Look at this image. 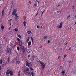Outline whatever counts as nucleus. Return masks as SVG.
I'll return each instance as SVG.
<instances>
[{
    "label": "nucleus",
    "mask_w": 76,
    "mask_h": 76,
    "mask_svg": "<svg viewBox=\"0 0 76 76\" xmlns=\"http://www.w3.org/2000/svg\"><path fill=\"white\" fill-rule=\"evenodd\" d=\"M65 45H67V43H66Z\"/></svg>",
    "instance_id": "nucleus-48"
},
{
    "label": "nucleus",
    "mask_w": 76,
    "mask_h": 76,
    "mask_svg": "<svg viewBox=\"0 0 76 76\" xmlns=\"http://www.w3.org/2000/svg\"><path fill=\"white\" fill-rule=\"evenodd\" d=\"M34 73L33 72H31V75L32 76H34Z\"/></svg>",
    "instance_id": "nucleus-27"
},
{
    "label": "nucleus",
    "mask_w": 76,
    "mask_h": 76,
    "mask_svg": "<svg viewBox=\"0 0 76 76\" xmlns=\"http://www.w3.org/2000/svg\"><path fill=\"white\" fill-rule=\"evenodd\" d=\"M40 63L41 64H42L43 66V69L44 70V68H45V64L44 63H43L41 61L40 62Z\"/></svg>",
    "instance_id": "nucleus-4"
},
{
    "label": "nucleus",
    "mask_w": 76,
    "mask_h": 76,
    "mask_svg": "<svg viewBox=\"0 0 76 76\" xmlns=\"http://www.w3.org/2000/svg\"><path fill=\"white\" fill-rule=\"evenodd\" d=\"M12 19H11L10 20V21H12Z\"/></svg>",
    "instance_id": "nucleus-41"
},
{
    "label": "nucleus",
    "mask_w": 76,
    "mask_h": 76,
    "mask_svg": "<svg viewBox=\"0 0 76 76\" xmlns=\"http://www.w3.org/2000/svg\"><path fill=\"white\" fill-rule=\"evenodd\" d=\"M32 59H33V60H34V59H35V56L33 55L32 56Z\"/></svg>",
    "instance_id": "nucleus-20"
},
{
    "label": "nucleus",
    "mask_w": 76,
    "mask_h": 76,
    "mask_svg": "<svg viewBox=\"0 0 76 76\" xmlns=\"http://www.w3.org/2000/svg\"><path fill=\"white\" fill-rule=\"evenodd\" d=\"M9 30H10V28H9Z\"/></svg>",
    "instance_id": "nucleus-56"
},
{
    "label": "nucleus",
    "mask_w": 76,
    "mask_h": 76,
    "mask_svg": "<svg viewBox=\"0 0 76 76\" xmlns=\"http://www.w3.org/2000/svg\"><path fill=\"white\" fill-rule=\"evenodd\" d=\"M41 47H40V48H41Z\"/></svg>",
    "instance_id": "nucleus-59"
},
{
    "label": "nucleus",
    "mask_w": 76,
    "mask_h": 76,
    "mask_svg": "<svg viewBox=\"0 0 76 76\" xmlns=\"http://www.w3.org/2000/svg\"><path fill=\"white\" fill-rule=\"evenodd\" d=\"M22 41H20L19 42V45L20 46H22Z\"/></svg>",
    "instance_id": "nucleus-9"
},
{
    "label": "nucleus",
    "mask_w": 76,
    "mask_h": 76,
    "mask_svg": "<svg viewBox=\"0 0 76 76\" xmlns=\"http://www.w3.org/2000/svg\"><path fill=\"white\" fill-rule=\"evenodd\" d=\"M2 16L3 17L4 16V9L2 10Z\"/></svg>",
    "instance_id": "nucleus-8"
},
{
    "label": "nucleus",
    "mask_w": 76,
    "mask_h": 76,
    "mask_svg": "<svg viewBox=\"0 0 76 76\" xmlns=\"http://www.w3.org/2000/svg\"><path fill=\"white\" fill-rule=\"evenodd\" d=\"M4 39H5V37H4Z\"/></svg>",
    "instance_id": "nucleus-51"
},
{
    "label": "nucleus",
    "mask_w": 76,
    "mask_h": 76,
    "mask_svg": "<svg viewBox=\"0 0 76 76\" xmlns=\"http://www.w3.org/2000/svg\"><path fill=\"white\" fill-rule=\"evenodd\" d=\"M7 53H10L12 52V49H7Z\"/></svg>",
    "instance_id": "nucleus-5"
},
{
    "label": "nucleus",
    "mask_w": 76,
    "mask_h": 76,
    "mask_svg": "<svg viewBox=\"0 0 76 76\" xmlns=\"http://www.w3.org/2000/svg\"><path fill=\"white\" fill-rule=\"evenodd\" d=\"M75 24H76V22H75Z\"/></svg>",
    "instance_id": "nucleus-53"
},
{
    "label": "nucleus",
    "mask_w": 76,
    "mask_h": 76,
    "mask_svg": "<svg viewBox=\"0 0 76 76\" xmlns=\"http://www.w3.org/2000/svg\"><path fill=\"white\" fill-rule=\"evenodd\" d=\"M17 37L20 38H22V36L19 35H17Z\"/></svg>",
    "instance_id": "nucleus-19"
},
{
    "label": "nucleus",
    "mask_w": 76,
    "mask_h": 76,
    "mask_svg": "<svg viewBox=\"0 0 76 76\" xmlns=\"http://www.w3.org/2000/svg\"><path fill=\"white\" fill-rule=\"evenodd\" d=\"M15 22H16L17 20V19L15 18Z\"/></svg>",
    "instance_id": "nucleus-33"
},
{
    "label": "nucleus",
    "mask_w": 76,
    "mask_h": 76,
    "mask_svg": "<svg viewBox=\"0 0 76 76\" xmlns=\"http://www.w3.org/2000/svg\"><path fill=\"white\" fill-rule=\"evenodd\" d=\"M10 22V20H9L8 21V23H9Z\"/></svg>",
    "instance_id": "nucleus-31"
},
{
    "label": "nucleus",
    "mask_w": 76,
    "mask_h": 76,
    "mask_svg": "<svg viewBox=\"0 0 76 76\" xmlns=\"http://www.w3.org/2000/svg\"><path fill=\"white\" fill-rule=\"evenodd\" d=\"M61 11H62V10H61Z\"/></svg>",
    "instance_id": "nucleus-62"
},
{
    "label": "nucleus",
    "mask_w": 76,
    "mask_h": 76,
    "mask_svg": "<svg viewBox=\"0 0 76 76\" xmlns=\"http://www.w3.org/2000/svg\"><path fill=\"white\" fill-rule=\"evenodd\" d=\"M1 28L2 29V30H3V29H4V26H3V25H1Z\"/></svg>",
    "instance_id": "nucleus-18"
},
{
    "label": "nucleus",
    "mask_w": 76,
    "mask_h": 76,
    "mask_svg": "<svg viewBox=\"0 0 76 76\" xmlns=\"http://www.w3.org/2000/svg\"><path fill=\"white\" fill-rule=\"evenodd\" d=\"M20 71L18 72V76H20Z\"/></svg>",
    "instance_id": "nucleus-29"
},
{
    "label": "nucleus",
    "mask_w": 76,
    "mask_h": 76,
    "mask_svg": "<svg viewBox=\"0 0 76 76\" xmlns=\"http://www.w3.org/2000/svg\"><path fill=\"white\" fill-rule=\"evenodd\" d=\"M66 56H67V55H65L64 56L63 59H64V58H65V57H66Z\"/></svg>",
    "instance_id": "nucleus-25"
},
{
    "label": "nucleus",
    "mask_w": 76,
    "mask_h": 76,
    "mask_svg": "<svg viewBox=\"0 0 76 76\" xmlns=\"http://www.w3.org/2000/svg\"><path fill=\"white\" fill-rule=\"evenodd\" d=\"M9 75H10V70H8L7 71L6 75V76H9Z\"/></svg>",
    "instance_id": "nucleus-6"
},
{
    "label": "nucleus",
    "mask_w": 76,
    "mask_h": 76,
    "mask_svg": "<svg viewBox=\"0 0 76 76\" xmlns=\"http://www.w3.org/2000/svg\"><path fill=\"white\" fill-rule=\"evenodd\" d=\"M64 73H65V71H62L61 73V75H64Z\"/></svg>",
    "instance_id": "nucleus-11"
},
{
    "label": "nucleus",
    "mask_w": 76,
    "mask_h": 76,
    "mask_svg": "<svg viewBox=\"0 0 76 76\" xmlns=\"http://www.w3.org/2000/svg\"><path fill=\"white\" fill-rule=\"evenodd\" d=\"M8 63H9V62L10 61V56H9L8 58Z\"/></svg>",
    "instance_id": "nucleus-12"
},
{
    "label": "nucleus",
    "mask_w": 76,
    "mask_h": 76,
    "mask_svg": "<svg viewBox=\"0 0 76 76\" xmlns=\"http://www.w3.org/2000/svg\"><path fill=\"white\" fill-rule=\"evenodd\" d=\"M19 63H20V61H18L16 62V64H18Z\"/></svg>",
    "instance_id": "nucleus-14"
},
{
    "label": "nucleus",
    "mask_w": 76,
    "mask_h": 76,
    "mask_svg": "<svg viewBox=\"0 0 76 76\" xmlns=\"http://www.w3.org/2000/svg\"><path fill=\"white\" fill-rule=\"evenodd\" d=\"M1 67L0 66V71L1 70Z\"/></svg>",
    "instance_id": "nucleus-38"
},
{
    "label": "nucleus",
    "mask_w": 76,
    "mask_h": 76,
    "mask_svg": "<svg viewBox=\"0 0 76 76\" xmlns=\"http://www.w3.org/2000/svg\"><path fill=\"white\" fill-rule=\"evenodd\" d=\"M48 44H49L50 43V41H48Z\"/></svg>",
    "instance_id": "nucleus-39"
},
{
    "label": "nucleus",
    "mask_w": 76,
    "mask_h": 76,
    "mask_svg": "<svg viewBox=\"0 0 76 76\" xmlns=\"http://www.w3.org/2000/svg\"><path fill=\"white\" fill-rule=\"evenodd\" d=\"M26 22L24 21L23 22V24H24V26L25 27L26 26Z\"/></svg>",
    "instance_id": "nucleus-15"
},
{
    "label": "nucleus",
    "mask_w": 76,
    "mask_h": 76,
    "mask_svg": "<svg viewBox=\"0 0 76 76\" xmlns=\"http://www.w3.org/2000/svg\"><path fill=\"white\" fill-rule=\"evenodd\" d=\"M24 52H25V50H23V53Z\"/></svg>",
    "instance_id": "nucleus-32"
},
{
    "label": "nucleus",
    "mask_w": 76,
    "mask_h": 76,
    "mask_svg": "<svg viewBox=\"0 0 76 76\" xmlns=\"http://www.w3.org/2000/svg\"><path fill=\"white\" fill-rule=\"evenodd\" d=\"M29 37H28L27 40L26 42L27 43H28V42H29Z\"/></svg>",
    "instance_id": "nucleus-17"
},
{
    "label": "nucleus",
    "mask_w": 76,
    "mask_h": 76,
    "mask_svg": "<svg viewBox=\"0 0 76 76\" xmlns=\"http://www.w3.org/2000/svg\"><path fill=\"white\" fill-rule=\"evenodd\" d=\"M20 48H19V47H17V50H18V51H19V50Z\"/></svg>",
    "instance_id": "nucleus-26"
},
{
    "label": "nucleus",
    "mask_w": 76,
    "mask_h": 76,
    "mask_svg": "<svg viewBox=\"0 0 76 76\" xmlns=\"http://www.w3.org/2000/svg\"><path fill=\"white\" fill-rule=\"evenodd\" d=\"M10 25H11V24H10Z\"/></svg>",
    "instance_id": "nucleus-63"
},
{
    "label": "nucleus",
    "mask_w": 76,
    "mask_h": 76,
    "mask_svg": "<svg viewBox=\"0 0 76 76\" xmlns=\"http://www.w3.org/2000/svg\"><path fill=\"white\" fill-rule=\"evenodd\" d=\"M10 74L11 76H13V72L12 71H10Z\"/></svg>",
    "instance_id": "nucleus-10"
},
{
    "label": "nucleus",
    "mask_w": 76,
    "mask_h": 76,
    "mask_svg": "<svg viewBox=\"0 0 76 76\" xmlns=\"http://www.w3.org/2000/svg\"><path fill=\"white\" fill-rule=\"evenodd\" d=\"M45 3H46V2H45Z\"/></svg>",
    "instance_id": "nucleus-60"
},
{
    "label": "nucleus",
    "mask_w": 76,
    "mask_h": 76,
    "mask_svg": "<svg viewBox=\"0 0 76 76\" xmlns=\"http://www.w3.org/2000/svg\"><path fill=\"white\" fill-rule=\"evenodd\" d=\"M69 50H70V51H71V49H69Z\"/></svg>",
    "instance_id": "nucleus-49"
},
{
    "label": "nucleus",
    "mask_w": 76,
    "mask_h": 76,
    "mask_svg": "<svg viewBox=\"0 0 76 76\" xmlns=\"http://www.w3.org/2000/svg\"><path fill=\"white\" fill-rule=\"evenodd\" d=\"M12 63H13V61H12Z\"/></svg>",
    "instance_id": "nucleus-61"
},
{
    "label": "nucleus",
    "mask_w": 76,
    "mask_h": 76,
    "mask_svg": "<svg viewBox=\"0 0 76 76\" xmlns=\"http://www.w3.org/2000/svg\"><path fill=\"white\" fill-rule=\"evenodd\" d=\"M40 28H42V26H41Z\"/></svg>",
    "instance_id": "nucleus-55"
},
{
    "label": "nucleus",
    "mask_w": 76,
    "mask_h": 76,
    "mask_svg": "<svg viewBox=\"0 0 76 76\" xmlns=\"http://www.w3.org/2000/svg\"><path fill=\"white\" fill-rule=\"evenodd\" d=\"M2 63H3V60H2V59H1L0 60V64H1Z\"/></svg>",
    "instance_id": "nucleus-16"
},
{
    "label": "nucleus",
    "mask_w": 76,
    "mask_h": 76,
    "mask_svg": "<svg viewBox=\"0 0 76 76\" xmlns=\"http://www.w3.org/2000/svg\"><path fill=\"white\" fill-rule=\"evenodd\" d=\"M30 55H28V57H30Z\"/></svg>",
    "instance_id": "nucleus-42"
},
{
    "label": "nucleus",
    "mask_w": 76,
    "mask_h": 76,
    "mask_svg": "<svg viewBox=\"0 0 76 76\" xmlns=\"http://www.w3.org/2000/svg\"><path fill=\"white\" fill-rule=\"evenodd\" d=\"M59 6H60V5H58V6H57V7H59Z\"/></svg>",
    "instance_id": "nucleus-46"
},
{
    "label": "nucleus",
    "mask_w": 76,
    "mask_h": 76,
    "mask_svg": "<svg viewBox=\"0 0 76 76\" xmlns=\"http://www.w3.org/2000/svg\"><path fill=\"white\" fill-rule=\"evenodd\" d=\"M71 29H72V28H70V30H71Z\"/></svg>",
    "instance_id": "nucleus-57"
},
{
    "label": "nucleus",
    "mask_w": 76,
    "mask_h": 76,
    "mask_svg": "<svg viewBox=\"0 0 76 76\" xmlns=\"http://www.w3.org/2000/svg\"><path fill=\"white\" fill-rule=\"evenodd\" d=\"M30 3H31V1L29 2Z\"/></svg>",
    "instance_id": "nucleus-58"
},
{
    "label": "nucleus",
    "mask_w": 76,
    "mask_h": 76,
    "mask_svg": "<svg viewBox=\"0 0 76 76\" xmlns=\"http://www.w3.org/2000/svg\"><path fill=\"white\" fill-rule=\"evenodd\" d=\"M26 65L27 66H28V67H30L31 66H32V64H31V63H29L28 60L26 61Z\"/></svg>",
    "instance_id": "nucleus-3"
},
{
    "label": "nucleus",
    "mask_w": 76,
    "mask_h": 76,
    "mask_svg": "<svg viewBox=\"0 0 76 76\" xmlns=\"http://www.w3.org/2000/svg\"><path fill=\"white\" fill-rule=\"evenodd\" d=\"M37 15H38V12L37 13L36 15V16H37Z\"/></svg>",
    "instance_id": "nucleus-43"
},
{
    "label": "nucleus",
    "mask_w": 76,
    "mask_h": 76,
    "mask_svg": "<svg viewBox=\"0 0 76 76\" xmlns=\"http://www.w3.org/2000/svg\"><path fill=\"white\" fill-rule=\"evenodd\" d=\"M60 67H62V66H61Z\"/></svg>",
    "instance_id": "nucleus-54"
},
{
    "label": "nucleus",
    "mask_w": 76,
    "mask_h": 76,
    "mask_svg": "<svg viewBox=\"0 0 76 76\" xmlns=\"http://www.w3.org/2000/svg\"><path fill=\"white\" fill-rule=\"evenodd\" d=\"M47 36H45L44 37L43 39H47Z\"/></svg>",
    "instance_id": "nucleus-23"
},
{
    "label": "nucleus",
    "mask_w": 76,
    "mask_h": 76,
    "mask_svg": "<svg viewBox=\"0 0 76 76\" xmlns=\"http://www.w3.org/2000/svg\"><path fill=\"white\" fill-rule=\"evenodd\" d=\"M74 8H75V7L74 6H73L72 7V9H74Z\"/></svg>",
    "instance_id": "nucleus-34"
},
{
    "label": "nucleus",
    "mask_w": 76,
    "mask_h": 76,
    "mask_svg": "<svg viewBox=\"0 0 76 76\" xmlns=\"http://www.w3.org/2000/svg\"><path fill=\"white\" fill-rule=\"evenodd\" d=\"M60 58H61V57L59 56V57H58V59H60Z\"/></svg>",
    "instance_id": "nucleus-37"
},
{
    "label": "nucleus",
    "mask_w": 76,
    "mask_h": 76,
    "mask_svg": "<svg viewBox=\"0 0 76 76\" xmlns=\"http://www.w3.org/2000/svg\"><path fill=\"white\" fill-rule=\"evenodd\" d=\"M38 4H39V1H38Z\"/></svg>",
    "instance_id": "nucleus-52"
},
{
    "label": "nucleus",
    "mask_w": 76,
    "mask_h": 76,
    "mask_svg": "<svg viewBox=\"0 0 76 76\" xmlns=\"http://www.w3.org/2000/svg\"><path fill=\"white\" fill-rule=\"evenodd\" d=\"M70 15H69L67 18V19H69V18H70Z\"/></svg>",
    "instance_id": "nucleus-24"
},
{
    "label": "nucleus",
    "mask_w": 76,
    "mask_h": 76,
    "mask_svg": "<svg viewBox=\"0 0 76 76\" xmlns=\"http://www.w3.org/2000/svg\"><path fill=\"white\" fill-rule=\"evenodd\" d=\"M37 28H39L40 27H39V26H37Z\"/></svg>",
    "instance_id": "nucleus-30"
},
{
    "label": "nucleus",
    "mask_w": 76,
    "mask_h": 76,
    "mask_svg": "<svg viewBox=\"0 0 76 76\" xmlns=\"http://www.w3.org/2000/svg\"><path fill=\"white\" fill-rule=\"evenodd\" d=\"M60 13H61V12H60Z\"/></svg>",
    "instance_id": "nucleus-64"
},
{
    "label": "nucleus",
    "mask_w": 76,
    "mask_h": 76,
    "mask_svg": "<svg viewBox=\"0 0 76 76\" xmlns=\"http://www.w3.org/2000/svg\"><path fill=\"white\" fill-rule=\"evenodd\" d=\"M60 50H62V48H61Z\"/></svg>",
    "instance_id": "nucleus-47"
},
{
    "label": "nucleus",
    "mask_w": 76,
    "mask_h": 76,
    "mask_svg": "<svg viewBox=\"0 0 76 76\" xmlns=\"http://www.w3.org/2000/svg\"><path fill=\"white\" fill-rule=\"evenodd\" d=\"M57 13H60V11H57Z\"/></svg>",
    "instance_id": "nucleus-44"
},
{
    "label": "nucleus",
    "mask_w": 76,
    "mask_h": 76,
    "mask_svg": "<svg viewBox=\"0 0 76 76\" xmlns=\"http://www.w3.org/2000/svg\"><path fill=\"white\" fill-rule=\"evenodd\" d=\"M63 25V23H61L60 24V25L58 26V27L59 28H62V26Z\"/></svg>",
    "instance_id": "nucleus-7"
},
{
    "label": "nucleus",
    "mask_w": 76,
    "mask_h": 76,
    "mask_svg": "<svg viewBox=\"0 0 76 76\" xmlns=\"http://www.w3.org/2000/svg\"><path fill=\"white\" fill-rule=\"evenodd\" d=\"M17 40L18 41H20V39L19 38L17 39Z\"/></svg>",
    "instance_id": "nucleus-35"
},
{
    "label": "nucleus",
    "mask_w": 76,
    "mask_h": 76,
    "mask_svg": "<svg viewBox=\"0 0 76 76\" xmlns=\"http://www.w3.org/2000/svg\"><path fill=\"white\" fill-rule=\"evenodd\" d=\"M30 69L31 70H32H32H33V69L31 67L30 68Z\"/></svg>",
    "instance_id": "nucleus-28"
},
{
    "label": "nucleus",
    "mask_w": 76,
    "mask_h": 76,
    "mask_svg": "<svg viewBox=\"0 0 76 76\" xmlns=\"http://www.w3.org/2000/svg\"><path fill=\"white\" fill-rule=\"evenodd\" d=\"M27 33H28V34H29L30 33H31V31H27Z\"/></svg>",
    "instance_id": "nucleus-22"
},
{
    "label": "nucleus",
    "mask_w": 76,
    "mask_h": 76,
    "mask_svg": "<svg viewBox=\"0 0 76 76\" xmlns=\"http://www.w3.org/2000/svg\"><path fill=\"white\" fill-rule=\"evenodd\" d=\"M31 45V42H29L28 44V46H30Z\"/></svg>",
    "instance_id": "nucleus-13"
},
{
    "label": "nucleus",
    "mask_w": 76,
    "mask_h": 76,
    "mask_svg": "<svg viewBox=\"0 0 76 76\" xmlns=\"http://www.w3.org/2000/svg\"><path fill=\"white\" fill-rule=\"evenodd\" d=\"M36 1H37V2H38V1H37V0H36Z\"/></svg>",
    "instance_id": "nucleus-50"
},
{
    "label": "nucleus",
    "mask_w": 76,
    "mask_h": 76,
    "mask_svg": "<svg viewBox=\"0 0 76 76\" xmlns=\"http://www.w3.org/2000/svg\"><path fill=\"white\" fill-rule=\"evenodd\" d=\"M29 71V69L28 68L27 69H25L24 70V73L25 75L27 76H31V73L30 72L28 73V72Z\"/></svg>",
    "instance_id": "nucleus-1"
},
{
    "label": "nucleus",
    "mask_w": 76,
    "mask_h": 76,
    "mask_svg": "<svg viewBox=\"0 0 76 76\" xmlns=\"http://www.w3.org/2000/svg\"><path fill=\"white\" fill-rule=\"evenodd\" d=\"M14 30L16 31V32H17L18 31V29L17 28H15L14 29Z\"/></svg>",
    "instance_id": "nucleus-21"
},
{
    "label": "nucleus",
    "mask_w": 76,
    "mask_h": 76,
    "mask_svg": "<svg viewBox=\"0 0 76 76\" xmlns=\"http://www.w3.org/2000/svg\"><path fill=\"white\" fill-rule=\"evenodd\" d=\"M43 13H44V12L42 13V15L43 14Z\"/></svg>",
    "instance_id": "nucleus-45"
},
{
    "label": "nucleus",
    "mask_w": 76,
    "mask_h": 76,
    "mask_svg": "<svg viewBox=\"0 0 76 76\" xmlns=\"http://www.w3.org/2000/svg\"><path fill=\"white\" fill-rule=\"evenodd\" d=\"M37 6L36 4H35V5H34V7H35V6Z\"/></svg>",
    "instance_id": "nucleus-40"
},
{
    "label": "nucleus",
    "mask_w": 76,
    "mask_h": 76,
    "mask_svg": "<svg viewBox=\"0 0 76 76\" xmlns=\"http://www.w3.org/2000/svg\"><path fill=\"white\" fill-rule=\"evenodd\" d=\"M16 12V9L14 10L12 13V14L13 16H14V15H15V19H17L18 18V16H17V14H15V13Z\"/></svg>",
    "instance_id": "nucleus-2"
},
{
    "label": "nucleus",
    "mask_w": 76,
    "mask_h": 76,
    "mask_svg": "<svg viewBox=\"0 0 76 76\" xmlns=\"http://www.w3.org/2000/svg\"><path fill=\"white\" fill-rule=\"evenodd\" d=\"M31 39L32 41L33 42V38L32 37H31Z\"/></svg>",
    "instance_id": "nucleus-36"
}]
</instances>
